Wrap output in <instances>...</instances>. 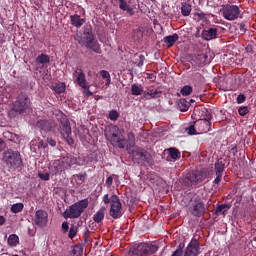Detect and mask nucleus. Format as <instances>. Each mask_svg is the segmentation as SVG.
Masks as SVG:
<instances>
[{"label": "nucleus", "mask_w": 256, "mask_h": 256, "mask_svg": "<svg viewBox=\"0 0 256 256\" xmlns=\"http://www.w3.org/2000/svg\"><path fill=\"white\" fill-rule=\"evenodd\" d=\"M90 233H91V231H89V229L86 228V231L84 233V237L87 239V237H89Z\"/></svg>", "instance_id": "62"}, {"label": "nucleus", "mask_w": 256, "mask_h": 256, "mask_svg": "<svg viewBox=\"0 0 256 256\" xmlns=\"http://www.w3.org/2000/svg\"><path fill=\"white\" fill-rule=\"evenodd\" d=\"M51 89H53L57 95H61V93H65L66 86L65 83L61 82L52 86Z\"/></svg>", "instance_id": "29"}, {"label": "nucleus", "mask_w": 256, "mask_h": 256, "mask_svg": "<svg viewBox=\"0 0 256 256\" xmlns=\"http://www.w3.org/2000/svg\"><path fill=\"white\" fill-rule=\"evenodd\" d=\"M198 61H200V65H205L207 63V59H209V56L207 54H200L197 56Z\"/></svg>", "instance_id": "42"}, {"label": "nucleus", "mask_w": 256, "mask_h": 256, "mask_svg": "<svg viewBox=\"0 0 256 256\" xmlns=\"http://www.w3.org/2000/svg\"><path fill=\"white\" fill-rule=\"evenodd\" d=\"M132 37L135 41H141L143 39V28L133 30Z\"/></svg>", "instance_id": "30"}, {"label": "nucleus", "mask_w": 256, "mask_h": 256, "mask_svg": "<svg viewBox=\"0 0 256 256\" xmlns=\"http://www.w3.org/2000/svg\"><path fill=\"white\" fill-rule=\"evenodd\" d=\"M225 211H229L231 209V204H224Z\"/></svg>", "instance_id": "63"}, {"label": "nucleus", "mask_w": 256, "mask_h": 256, "mask_svg": "<svg viewBox=\"0 0 256 256\" xmlns=\"http://www.w3.org/2000/svg\"><path fill=\"white\" fill-rule=\"evenodd\" d=\"M77 84L82 89H87V79L85 78V73L81 71L77 77Z\"/></svg>", "instance_id": "24"}, {"label": "nucleus", "mask_w": 256, "mask_h": 256, "mask_svg": "<svg viewBox=\"0 0 256 256\" xmlns=\"http://www.w3.org/2000/svg\"><path fill=\"white\" fill-rule=\"evenodd\" d=\"M7 243L9 247H17L19 245V236L17 234H11L8 237Z\"/></svg>", "instance_id": "25"}, {"label": "nucleus", "mask_w": 256, "mask_h": 256, "mask_svg": "<svg viewBox=\"0 0 256 256\" xmlns=\"http://www.w3.org/2000/svg\"><path fill=\"white\" fill-rule=\"evenodd\" d=\"M195 17H198V19H200V20H203V19H205V13H203V12H197L196 14H195Z\"/></svg>", "instance_id": "57"}, {"label": "nucleus", "mask_w": 256, "mask_h": 256, "mask_svg": "<svg viewBox=\"0 0 256 256\" xmlns=\"http://www.w3.org/2000/svg\"><path fill=\"white\" fill-rule=\"evenodd\" d=\"M109 213L112 219H121V217H123V204H121L119 196L115 194L111 196V205Z\"/></svg>", "instance_id": "13"}, {"label": "nucleus", "mask_w": 256, "mask_h": 256, "mask_svg": "<svg viewBox=\"0 0 256 256\" xmlns=\"http://www.w3.org/2000/svg\"><path fill=\"white\" fill-rule=\"evenodd\" d=\"M31 107V98H29V94L25 92H21L18 94L14 104L13 111L18 113V115H23L27 109Z\"/></svg>", "instance_id": "7"}, {"label": "nucleus", "mask_w": 256, "mask_h": 256, "mask_svg": "<svg viewBox=\"0 0 256 256\" xmlns=\"http://www.w3.org/2000/svg\"><path fill=\"white\" fill-rule=\"evenodd\" d=\"M77 231H78L77 226L71 225L68 233L69 239H75V237L77 236Z\"/></svg>", "instance_id": "38"}, {"label": "nucleus", "mask_w": 256, "mask_h": 256, "mask_svg": "<svg viewBox=\"0 0 256 256\" xmlns=\"http://www.w3.org/2000/svg\"><path fill=\"white\" fill-rule=\"evenodd\" d=\"M74 177H75V179L80 181V183H83L85 181V178L87 177V173L75 174Z\"/></svg>", "instance_id": "47"}, {"label": "nucleus", "mask_w": 256, "mask_h": 256, "mask_svg": "<svg viewBox=\"0 0 256 256\" xmlns=\"http://www.w3.org/2000/svg\"><path fill=\"white\" fill-rule=\"evenodd\" d=\"M245 101H247V97L245 96V94H239L237 96L236 103H238L239 105H241V103H245Z\"/></svg>", "instance_id": "44"}, {"label": "nucleus", "mask_w": 256, "mask_h": 256, "mask_svg": "<svg viewBox=\"0 0 256 256\" xmlns=\"http://www.w3.org/2000/svg\"><path fill=\"white\" fill-rule=\"evenodd\" d=\"M48 147V144L47 142L41 140L39 143H38V149H47Z\"/></svg>", "instance_id": "54"}, {"label": "nucleus", "mask_w": 256, "mask_h": 256, "mask_svg": "<svg viewBox=\"0 0 256 256\" xmlns=\"http://www.w3.org/2000/svg\"><path fill=\"white\" fill-rule=\"evenodd\" d=\"M137 67H143L145 63V56L143 54L139 55L138 60L136 61Z\"/></svg>", "instance_id": "45"}, {"label": "nucleus", "mask_w": 256, "mask_h": 256, "mask_svg": "<svg viewBox=\"0 0 256 256\" xmlns=\"http://www.w3.org/2000/svg\"><path fill=\"white\" fill-rule=\"evenodd\" d=\"M171 256H183L181 251L175 250Z\"/></svg>", "instance_id": "60"}, {"label": "nucleus", "mask_w": 256, "mask_h": 256, "mask_svg": "<svg viewBox=\"0 0 256 256\" xmlns=\"http://www.w3.org/2000/svg\"><path fill=\"white\" fill-rule=\"evenodd\" d=\"M147 79H152V81H155L157 79V76L153 73H147Z\"/></svg>", "instance_id": "58"}, {"label": "nucleus", "mask_w": 256, "mask_h": 256, "mask_svg": "<svg viewBox=\"0 0 256 256\" xmlns=\"http://www.w3.org/2000/svg\"><path fill=\"white\" fill-rule=\"evenodd\" d=\"M159 251V246L151 243H140L129 250V256H151Z\"/></svg>", "instance_id": "5"}, {"label": "nucleus", "mask_w": 256, "mask_h": 256, "mask_svg": "<svg viewBox=\"0 0 256 256\" xmlns=\"http://www.w3.org/2000/svg\"><path fill=\"white\" fill-rule=\"evenodd\" d=\"M131 93L132 95L138 96L143 93V87L137 85V84H132L131 85Z\"/></svg>", "instance_id": "34"}, {"label": "nucleus", "mask_w": 256, "mask_h": 256, "mask_svg": "<svg viewBox=\"0 0 256 256\" xmlns=\"http://www.w3.org/2000/svg\"><path fill=\"white\" fill-rule=\"evenodd\" d=\"M109 119L110 121H117L119 119V112L117 110H111L109 112Z\"/></svg>", "instance_id": "40"}, {"label": "nucleus", "mask_w": 256, "mask_h": 256, "mask_svg": "<svg viewBox=\"0 0 256 256\" xmlns=\"http://www.w3.org/2000/svg\"><path fill=\"white\" fill-rule=\"evenodd\" d=\"M238 27L241 33H247V26L245 25V23L238 24Z\"/></svg>", "instance_id": "52"}, {"label": "nucleus", "mask_w": 256, "mask_h": 256, "mask_svg": "<svg viewBox=\"0 0 256 256\" xmlns=\"http://www.w3.org/2000/svg\"><path fill=\"white\" fill-rule=\"evenodd\" d=\"M168 152H169V156L174 161H177V159H181V152L179 151V149L172 147L168 149Z\"/></svg>", "instance_id": "26"}, {"label": "nucleus", "mask_w": 256, "mask_h": 256, "mask_svg": "<svg viewBox=\"0 0 256 256\" xmlns=\"http://www.w3.org/2000/svg\"><path fill=\"white\" fill-rule=\"evenodd\" d=\"M36 61L38 63H41L42 65H44V63H49L51 61V58H49V55H47V54H40L36 58Z\"/></svg>", "instance_id": "35"}, {"label": "nucleus", "mask_w": 256, "mask_h": 256, "mask_svg": "<svg viewBox=\"0 0 256 256\" xmlns=\"http://www.w3.org/2000/svg\"><path fill=\"white\" fill-rule=\"evenodd\" d=\"M104 135L106 139L113 145V147H118L119 149H125L127 146V140L125 137L119 136V126L108 125L104 130Z\"/></svg>", "instance_id": "2"}, {"label": "nucleus", "mask_w": 256, "mask_h": 256, "mask_svg": "<svg viewBox=\"0 0 256 256\" xmlns=\"http://www.w3.org/2000/svg\"><path fill=\"white\" fill-rule=\"evenodd\" d=\"M159 93L161 92H158L157 90H149L147 92V95H149V97H151V99H155V97H157L159 95Z\"/></svg>", "instance_id": "48"}, {"label": "nucleus", "mask_w": 256, "mask_h": 256, "mask_svg": "<svg viewBox=\"0 0 256 256\" xmlns=\"http://www.w3.org/2000/svg\"><path fill=\"white\" fill-rule=\"evenodd\" d=\"M2 161L10 172L21 170L24 167L21 153L13 149H7L3 152Z\"/></svg>", "instance_id": "1"}, {"label": "nucleus", "mask_w": 256, "mask_h": 256, "mask_svg": "<svg viewBox=\"0 0 256 256\" xmlns=\"http://www.w3.org/2000/svg\"><path fill=\"white\" fill-rule=\"evenodd\" d=\"M60 133L63 139L66 140L68 145H73L75 143V140L71 136V123H69V119H67V116H62L60 118Z\"/></svg>", "instance_id": "11"}, {"label": "nucleus", "mask_w": 256, "mask_h": 256, "mask_svg": "<svg viewBox=\"0 0 256 256\" xmlns=\"http://www.w3.org/2000/svg\"><path fill=\"white\" fill-rule=\"evenodd\" d=\"M184 247H185V244L180 243V244L178 245L176 251H180V253L183 254V249H184Z\"/></svg>", "instance_id": "59"}, {"label": "nucleus", "mask_w": 256, "mask_h": 256, "mask_svg": "<svg viewBox=\"0 0 256 256\" xmlns=\"http://www.w3.org/2000/svg\"><path fill=\"white\" fill-rule=\"evenodd\" d=\"M47 145H50V147H55L57 145V141L53 140V138H47Z\"/></svg>", "instance_id": "51"}, {"label": "nucleus", "mask_w": 256, "mask_h": 256, "mask_svg": "<svg viewBox=\"0 0 256 256\" xmlns=\"http://www.w3.org/2000/svg\"><path fill=\"white\" fill-rule=\"evenodd\" d=\"M188 135H197V130L195 129V125H190L187 129H186Z\"/></svg>", "instance_id": "46"}, {"label": "nucleus", "mask_w": 256, "mask_h": 256, "mask_svg": "<svg viewBox=\"0 0 256 256\" xmlns=\"http://www.w3.org/2000/svg\"><path fill=\"white\" fill-rule=\"evenodd\" d=\"M105 211H107V208L105 206H102L99 211L93 216L94 223H101L105 219Z\"/></svg>", "instance_id": "22"}, {"label": "nucleus", "mask_w": 256, "mask_h": 256, "mask_svg": "<svg viewBox=\"0 0 256 256\" xmlns=\"http://www.w3.org/2000/svg\"><path fill=\"white\" fill-rule=\"evenodd\" d=\"M79 157L76 156H66L61 160H56L54 162L56 171H65V169H71L75 167V165H82L79 163Z\"/></svg>", "instance_id": "10"}, {"label": "nucleus", "mask_w": 256, "mask_h": 256, "mask_svg": "<svg viewBox=\"0 0 256 256\" xmlns=\"http://www.w3.org/2000/svg\"><path fill=\"white\" fill-rule=\"evenodd\" d=\"M217 28H209L208 30L202 31V39L204 41H212V39H217Z\"/></svg>", "instance_id": "19"}, {"label": "nucleus", "mask_w": 256, "mask_h": 256, "mask_svg": "<svg viewBox=\"0 0 256 256\" xmlns=\"http://www.w3.org/2000/svg\"><path fill=\"white\" fill-rule=\"evenodd\" d=\"M200 251L201 245L199 244V240L192 239L184 252V256H199Z\"/></svg>", "instance_id": "15"}, {"label": "nucleus", "mask_w": 256, "mask_h": 256, "mask_svg": "<svg viewBox=\"0 0 256 256\" xmlns=\"http://www.w3.org/2000/svg\"><path fill=\"white\" fill-rule=\"evenodd\" d=\"M106 185H107V187H111V185H113V176H109L106 179Z\"/></svg>", "instance_id": "56"}, {"label": "nucleus", "mask_w": 256, "mask_h": 256, "mask_svg": "<svg viewBox=\"0 0 256 256\" xmlns=\"http://www.w3.org/2000/svg\"><path fill=\"white\" fill-rule=\"evenodd\" d=\"M192 7L191 4L183 3L181 6V13L184 17H189L191 15Z\"/></svg>", "instance_id": "27"}, {"label": "nucleus", "mask_w": 256, "mask_h": 256, "mask_svg": "<svg viewBox=\"0 0 256 256\" xmlns=\"http://www.w3.org/2000/svg\"><path fill=\"white\" fill-rule=\"evenodd\" d=\"M216 213H225V204H220L216 207Z\"/></svg>", "instance_id": "50"}, {"label": "nucleus", "mask_w": 256, "mask_h": 256, "mask_svg": "<svg viewBox=\"0 0 256 256\" xmlns=\"http://www.w3.org/2000/svg\"><path fill=\"white\" fill-rule=\"evenodd\" d=\"M69 232V222L65 221L62 223V233H68Z\"/></svg>", "instance_id": "49"}, {"label": "nucleus", "mask_w": 256, "mask_h": 256, "mask_svg": "<svg viewBox=\"0 0 256 256\" xmlns=\"http://www.w3.org/2000/svg\"><path fill=\"white\" fill-rule=\"evenodd\" d=\"M188 210L193 217H203L205 215V204L201 197L194 196L188 205Z\"/></svg>", "instance_id": "9"}, {"label": "nucleus", "mask_w": 256, "mask_h": 256, "mask_svg": "<svg viewBox=\"0 0 256 256\" xmlns=\"http://www.w3.org/2000/svg\"><path fill=\"white\" fill-rule=\"evenodd\" d=\"M180 93L183 95V97H188V95L193 93V87L190 85H185L181 88Z\"/></svg>", "instance_id": "33"}, {"label": "nucleus", "mask_w": 256, "mask_h": 256, "mask_svg": "<svg viewBox=\"0 0 256 256\" xmlns=\"http://www.w3.org/2000/svg\"><path fill=\"white\" fill-rule=\"evenodd\" d=\"M119 2V9L121 11H126L130 17H133L135 15V9L127 3V0H118Z\"/></svg>", "instance_id": "21"}, {"label": "nucleus", "mask_w": 256, "mask_h": 256, "mask_svg": "<svg viewBox=\"0 0 256 256\" xmlns=\"http://www.w3.org/2000/svg\"><path fill=\"white\" fill-rule=\"evenodd\" d=\"M38 177L39 179H41V181H49V179H51V175L49 173H38Z\"/></svg>", "instance_id": "43"}, {"label": "nucleus", "mask_w": 256, "mask_h": 256, "mask_svg": "<svg viewBox=\"0 0 256 256\" xmlns=\"http://www.w3.org/2000/svg\"><path fill=\"white\" fill-rule=\"evenodd\" d=\"M211 119H213V117L208 114L205 118L197 122L199 125L198 129L201 133H209V131H211Z\"/></svg>", "instance_id": "17"}, {"label": "nucleus", "mask_w": 256, "mask_h": 256, "mask_svg": "<svg viewBox=\"0 0 256 256\" xmlns=\"http://www.w3.org/2000/svg\"><path fill=\"white\" fill-rule=\"evenodd\" d=\"M177 41H179V35L177 33L164 37V43H166L168 47H173Z\"/></svg>", "instance_id": "23"}, {"label": "nucleus", "mask_w": 256, "mask_h": 256, "mask_svg": "<svg viewBox=\"0 0 256 256\" xmlns=\"http://www.w3.org/2000/svg\"><path fill=\"white\" fill-rule=\"evenodd\" d=\"M85 18H81L79 14H74L70 16V22L73 27H76L77 29H80V27H83L85 25Z\"/></svg>", "instance_id": "20"}, {"label": "nucleus", "mask_w": 256, "mask_h": 256, "mask_svg": "<svg viewBox=\"0 0 256 256\" xmlns=\"http://www.w3.org/2000/svg\"><path fill=\"white\" fill-rule=\"evenodd\" d=\"M132 161L141 166L153 165V156L141 147H134L132 150Z\"/></svg>", "instance_id": "6"}, {"label": "nucleus", "mask_w": 256, "mask_h": 256, "mask_svg": "<svg viewBox=\"0 0 256 256\" xmlns=\"http://www.w3.org/2000/svg\"><path fill=\"white\" fill-rule=\"evenodd\" d=\"M25 206L23 205V203H16V204H13L10 208V211L12 213H21V211H23V208Z\"/></svg>", "instance_id": "37"}, {"label": "nucleus", "mask_w": 256, "mask_h": 256, "mask_svg": "<svg viewBox=\"0 0 256 256\" xmlns=\"http://www.w3.org/2000/svg\"><path fill=\"white\" fill-rule=\"evenodd\" d=\"M214 171L216 178L214 179L213 183L215 185H219V183H221V177H223V173L225 171V161H223V159H219L215 162Z\"/></svg>", "instance_id": "16"}, {"label": "nucleus", "mask_w": 256, "mask_h": 256, "mask_svg": "<svg viewBox=\"0 0 256 256\" xmlns=\"http://www.w3.org/2000/svg\"><path fill=\"white\" fill-rule=\"evenodd\" d=\"M7 222V219L4 216H0V225H3Z\"/></svg>", "instance_id": "61"}, {"label": "nucleus", "mask_w": 256, "mask_h": 256, "mask_svg": "<svg viewBox=\"0 0 256 256\" xmlns=\"http://www.w3.org/2000/svg\"><path fill=\"white\" fill-rule=\"evenodd\" d=\"M84 89V95L85 97H91L93 95V92L89 91V87L86 86V88H83Z\"/></svg>", "instance_id": "55"}, {"label": "nucleus", "mask_w": 256, "mask_h": 256, "mask_svg": "<svg viewBox=\"0 0 256 256\" xmlns=\"http://www.w3.org/2000/svg\"><path fill=\"white\" fill-rule=\"evenodd\" d=\"M72 255L73 256H81L83 255V247L79 246V245H75L73 250H72Z\"/></svg>", "instance_id": "39"}, {"label": "nucleus", "mask_w": 256, "mask_h": 256, "mask_svg": "<svg viewBox=\"0 0 256 256\" xmlns=\"http://www.w3.org/2000/svg\"><path fill=\"white\" fill-rule=\"evenodd\" d=\"M80 44L86 49H91L94 53L101 55V45L97 40H95V36L91 33H87L86 37H83Z\"/></svg>", "instance_id": "12"}, {"label": "nucleus", "mask_w": 256, "mask_h": 256, "mask_svg": "<svg viewBox=\"0 0 256 256\" xmlns=\"http://www.w3.org/2000/svg\"><path fill=\"white\" fill-rule=\"evenodd\" d=\"M84 135H89V130L88 129L84 130Z\"/></svg>", "instance_id": "64"}, {"label": "nucleus", "mask_w": 256, "mask_h": 256, "mask_svg": "<svg viewBox=\"0 0 256 256\" xmlns=\"http://www.w3.org/2000/svg\"><path fill=\"white\" fill-rule=\"evenodd\" d=\"M103 203H105V205H109V203H111V198H109V194H105L102 198Z\"/></svg>", "instance_id": "53"}, {"label": "nucleus", "mask_w": 256, "mask_h": 256, "mask_svg": "<svg viewBox=\"0 0 256 256\" xmlns=\"http://www.w3.org/2000/svg\"><path fill=\"white\" fill-rule=\"evenodd\" d=\"M238 113L241 117H245V115H247L249 113V107L247 106H241L238 109Z\"/></svg>", "instance_id": "41"}, {"label": "nucleus", "mask_w": 256, "mask_h": 256, "mask_svg": "<svg viewBox=\"0 0 256 256\" xmlns=\"http://www.w3.org/2000/svg\"><path fill=\"white\" fill-rule=\"evenodd\" d=\"M125 140L127 141V144L125 146L126 149H129V147L135 146V134H133V132H129L127 134V139Z\"/></svg>", "instance_id": "28"}, {"label": "nucleus", "mask_w": 256, "mask_h": 256, "mask_svg": "<svg viewBox=\"0 0 256 256\" xmlns=\"http://www.w3.org/2000/svg\"><path fill=\"white\" fill-rule=\"evenodd\" d=\"M89 207V199H82L66 209L63 212L64 219H79L80 215H83V211H85Z\"/></svg>", "instance_id": "3"}, {"label": "nucleus", "mask_w": 256, "mask_h": 256, "mask_svg": "<svg viewBox=\"0 0 256 256\" xmlns=\"http://www.w3.org/2000/svg\"><path fill=\"white\" fill-rule=\"evenodd\" d=\"M34 223L37 227H40V229L47 227V223H49V214L47 211L43 209L37 210L34 216Z\"/></svg>", "instance_id": "14"}, {"label": "nucleus", "mask_w": 256, "mask_h": 256, "mask_svg": "<svg viewBox=\"0 0 256 256\" xmlns=\"http://www.w3.org/2000/svg\"><path fill=\"white\" fill-rule=\"evenodd\" d=\"M36 127H38L40 131H44V133H49V131H53L55 123L53 121L40 119L36 122Z\"/></svg>", "instance_id": "18"}, {"label": "nucleus", "mask_w": 256, "mask_h": 256, "mask_svg": "<svg viewBox=\"0 0 256 256\" xmlns=\"http://www.w3.org/2000/svg\"><path fill=\"white\" fill-rule=\"evenodd\" d=\"M178 106L180 111H182V113H185V111H189L190 102H187L186 99H180Z\"/></svg>", "instance_id": "31"}, {"label": "nucleus", "mask_w": 256, "mask_h": 256, "mask_svg": "<svg viewBox=\"0 0 256 256\" xmlns=\"http://www.w3.org/2000/svg\"><path fill=\"white\" fill-rule=\"evenodd\" d=\"M100 75H101L102 79H106L105 86L109 87V85H111V74H109V71L101 70Z\"/></svg>", "instance_id": "32"}, {"label": "nucleus", "mask_w": 256, "mask_h": 256, "mask_svg": "<svg viewBox=\"0 0 256 256\" xmlns=\"http://www.w3.org/2000/svg\"><path fill=\"white\" fill-rule=\"evenodd\" d=\"M207 179V171L200 170V171H191L186 174L184 178H182V185L184 187H192L195 188L199 183H203Z\"/></svg>", "instance_id": "4"}, {"label": "nucleus", "mask_w": 256, "mask_h": 256, "mask_svg": "<svg viewBox=\"0 0 256 256\" xmlns=\"http://www.w3.org/2000/svg\"><path fill=\"white\" fill-rule=\"evenodd\" d=\"M220 13L226 21H236V19H239V15H241V8L234 4H225L222 5Z\"/></svg>", "instance_id": "8"}, {"label": "nucleus", "mask_w": 256, "mask_h": 256, "mask_svg": "<svg viewBox=\"0 0 256 256\" xmlns=\"http://www.w3.org/2000/svg\"><path fill=\"white\" fill-rule=\"evenodd\" d=\"M192 80L194 83H203V81H205V77H203L200 72H195L192 74Z\"/></svg>", "instance_id": "36"}]
</instances>
